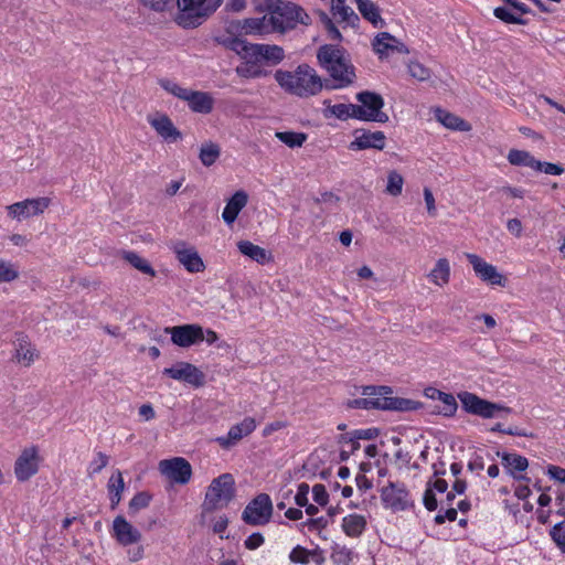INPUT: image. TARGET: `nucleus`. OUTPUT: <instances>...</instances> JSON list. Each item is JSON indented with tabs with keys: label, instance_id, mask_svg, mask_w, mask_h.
Segmentation results:
<instances>
[{
	"label": "nucleus",
	"instance_id": "30",
	"mask_svg": "<svg viewBox=\"0 0 565 565\" xmlns=\"http://www.w3.org/2000/svg\"><path fill=\"white\" fill-rule=\"evenodd\" d=\"M237 249L241 254L256 262L257 264L265 265L273 262V255L269 250L255 245L249 241L237 242Z\"/></svg>",
	"mask_w": 565,
	"mask_h": 565
},
{
	"label": "nucleus",
	"instance_id": "3",
	"mask_svg": "<svg viewBox=\"0 0 565 565\" xmlns=\"http://www.w3.org/2000/svg\"><path fill=\"white\" fill-rule=\"evenodd\" d=\"M317 57L320 65L333 79L334 85H332V88H344L354 82V66L340 47L328 44L323 45L319 49Z\"/></svg>",
	"mask_w": 565,
	"mask_h": 565
},
{
	"label": "nucleus",
	"instance_id": "63",
	"mask_svg": "<svg viewBox=\"0 0 565 565\" xmlns=\"http://www.w3.org/2000/svg\"><path fill=\"white\" fill-rule=\"evenodd\" d=\"M500 191L509 196L522 199L525 194V190L522 188L504 185Z\"/></svg>",
	"mask_w": 565,
	"mask_h": 565
},
{
	"label": "nucleus",
	"instance_id": "43",
	"mask_svg": "<svg viewBox=\"0 0 565 565\" xmlns=\"http://www.w3.org/2000/svg\"><path fill=\"white\" fill-rule=\"evenodd\" d=\"M18 278V266L9 260L0 259V284L12 282Z\"/></svg>",
	"mask_w": 565,
	"mask_h": 565
},
{
	"label": "nucleus",
	"instance_id": "62",
	"mask_svg": "<svg viewBox=\"0 0 565 565\" xmlns=\"http://www.w3.org/2000/svg\"><path fill=\"white\" fill-rule=\"evenodd\" d=\"M246 8V0H228L225 4L227 12H241Z\"/></svg>",
	"mask_w": 565,
	"mask_h": 565
},
{
	"label": "nucleus",
	"instance_id": "7",
	"mask_svg": "<svg viewBox=\"0 0 565 565\" xmlns=\"http://www.w3.org/2000/svg\"><path fill=\"white\" fill-rule=\"evenodd\" d=\"M234 478L231 473H223L213 479L205 493L203 509L214 511L226 507L234 497Z\"/></svg>",
	"mask_w": 565,
	"mask_h": 565
},
{
	"label": "nucleus",
	"instance_id": "59",
	"mask_svg": "<svg viewBox=\"0 0 565 565\" xmlns=\"http://www.w3.org/2000/svg\"><path fill=\"white\" fill-rule=\"evenodd\" d=\"M547 473L552 479H554L558 482H562V483L565 482V469L564 468L551 465L547 468Z\"/></svg>",
	"mask_w": 565,
	"mask_h": 565
},
{
	"label": "nucleus",
	"instance_id": "33",
	"mask_svg": "<svg viewBox=\"0 0 565 565\" xmlns=\"http://www.w3.org/2000/svg\"><path fill=\"white\" fill-rule=\"evenodd\" d=\"M366 527V520L363 515L353 513L343 518L342 530L350 537H359Z\"/></svg>",
	"mask_w": 565,
	"mask_h": 565
},
{
	"label": "nucleus",
	"instance_id": "34",
	"mask_svg": "<svg viewBox=\"0 0 565 565\" xmlns=\"http://www.w3.org/2000/svg\"><path fill=\"white\" fill-rule=\"evenodd\" d=\"M111 509H115L121 501V494L125 490V482L120 470H116L107 483Z\"/></svg>",
	"mask_w": 565,
	"mask_h": 565
},
{
	"label": "nucleus",
	"instance_id": "20",
	"mask_svg": "<svg viewBox=\"0 0 565 565\" xmlns=\"http://www.w3.org/2000/svg\"><path fill=\"white\" fill-rule=\"evenodd\" d=\"M111 536L119 545L129 546L139 543L142 534L122 515H117L113 521Z\"/></svg>",
	"mask_w": 565,
	"mask_h": 565
},
{
	"label": "nucleus",
	"instance_id": "49",
	"mask_svg": "<svg viewBox=\"0 0 565 565\" xmlns=\"http://www.w3.org/2000/svg\"><path fill=\"white\" fill-rule=\"evenodd\" d=\"M493 14L505 23L524 24L525 21L520 17L515 15L509 8L498 7L494 9Z\"/></svg>",
	"mask_w": 565,
	"mask_h": 565
},
{
	"label": "nucleus",
	"instance_id": "8",
	"mask_svg": "<svg viewBox=\"0 0 565 565\" xmlns=\"http://www.w3.org/2000/svg\"><path fill=\"white\" fill-rule=\"evenodd\" d=\"M273 501L267 493L257 494L242 512V520L253 526L268 524L273 516Z\"/></svg>",
	"mask_w": 565,
	"mask_h": 565
},
{
	"label": "nucleus",
	"instance_id": "52",
	"mask_svg": "<svg viewBox=\"0 0 565 565\" xmlns=\"http://www.w3.org/2000/svg\"><path fill=\"white\" fill-rule=\"evenodd\" d=\"M312 495L316 503H318L321 507H324L328 504L329 501V493L326 489V487L321 483H317L312 487Z\"/></svg>",
	"mask_w": 565,
	"mask_h": 565
},
{
	"label": "nucleus",
	"instance_id": "61",
	"mask_svg": "<svg viewBox=\"0 0 565 565\" xmlns=\"http://www.w3.org/2000/svg\"><path fill=\"white\" fill-rule=\"evenodd\" d=\"M424 200H425L428 213L430 215H435L436 214L435 198L428 188L424 189Z\"/></svg>",
	"mask_w": 565,
	"mask_h": 565
},
{
	"label": "nucleus",
	"instance_id": "35",
	"mask_svg": "<svg viewBox=\"0 0 565 565\" xmlns=\"http://www.w3.org/2000/svg\"><path fill=\"white\" fill-rule=\"evenodd\" d=\"M435 114L437 120L446 128L457 131H468L470 129V126L463 119L447 110L438 108Z\"/></svg>",
	"mask_w": 565,
	"mask_h": 565
},
{
	"label": "nucleus",
	"instance_id": "14",
	"mask_svg": "<svg viewBox=\"0 0 565 565\" xmlns=\"http://www.w3.org/2000/svg\"><path fill=\"white\" fill-rule=\"evenodd\" d=\"M40 456L36 446L24 448L14 462V475L18 481L24 482L39 471Z\"/></svg>",
	"mask_w": 565,
	"mask_h": 565
},
{
	"label": "nucleus",
	"instance_id": "51",
	"mask_svg": "<svg viewBox=\"0 0 565 565\" xmlns=\"http://www.w3.org/2000/svg\"><path fill=\"white\" fill-rule=\"evenodd\" d=\"M534 171L544 172L550 175H561L564 168L559 164L536 160Z\"/></svg>",
	"mask_w": 565,
	"mask_h": 565
},
{
	"label": "nucleus",
	"instance_id": "37",
	"mask_svg": "<svg viewBox=\"0 0 565 565\" xmlns=\"http://www.w3.org/2000/svg\"><path fill=\"white\" fill-rule=\"evenodd\" d=\"M221 156V148L217 143L207 141L202 143L199 158L204 167L213 166Z\"/></svg>",
	"mask_w": 565,
	"mask_h": 565
},
{
	"label": "nucleus",
	"instance_id": "2",
	"mask_svg": "<svg viewBox=\"0 0 565 565\" xmlns=\"http://www.w3.org/2000/svg\"><path fill=\"white\" fill-rule=\"evenodd\" d=\"M274 76L286 93L300 98L316 96L323 88L317 71L307 64H301L294 71L279 70Z\"/></svg>",
	"mask_w": 565,
	"mask_h": 565
},
{
	"label": "nucleus",
	"instance_id": "23",
	"mask_svg": "<svg viewBox=\"0 0 565 565\" xmlns=\"http://www.w3.org/2000/svg\"><path fill=\"white\" fill-rule=\"evenodd\" d=\"M425 396L430 398L433 402H438L433 407V413L440 414L444 416H452L457 408V399L451 393L445 391H424Z\"/></svg>",
	"mask_w": 565,
	"mask_h": 565
},
{
	"label": "nucleus",
	"instance_id": "46",
	"mask_svg": "<svg viewBox=\"0 0 565 565\" xmlns=\"http://www.w3.org/2000/svg\"><path fill=\"white\" fill-rule=\"evenodd\" d=\"M550 536L557 548L565 554V521L555 524L550 531Z\"/></svg>",
	"mask_w": 565,
	"mask_h": 565
},
{
	"label": "nucleus",
	"instance_id": "9",
	"mask_svg": "<svg viewBox=\"0 0 565 565\" xmlns=\"http://www.w3.org/2000/svg\"><path fill=\"white\" fill-rule=\"evenodd\" d=\"M380 498L384 509L401 512L413 507L411 493L403 482L388 481L380 490Z\"/></svg>",
	"mask_w": 565,
	"mask_h": 565
},
{
	"label": "nucleus",
	"instance_id": "54",
	"mask_svg": "<svg viewBox=\"0 0 565 565\" xmlns=\"http://www.w3.org/2000/svg\"><path fill=\"white\" fill-rule=\"evenodd\" d=\"M351 434L358 440H372L379 436L380 430L377 428L355 429Z\"/></svg>",
	"mask_w": 565,
	"mask_h": 565
},
{
	"label": "nucleus",
	"instance_id": "10",
	"mask_svg": "<svg viewBox=\"0 0 565 565\" xmlns=\"http://www.w3.org/2000/svg\"><path fill=\"white\" fill-rule=\"evenodd\" d=\"M356 99L361 105H358L360 113L358 119L363 121L386 122L388 120L387 114L382 111L384 107V99L381 95L373 92H360L356 94Z\"/></svg>",
	"mask_w": 565,
	"mask_h": 565
},
{
	"label": "nucleus",
	"instance_id": "60",
	"mask_svg": "<svg viewBox=\"0 0 565 565\" xmlns=\"http://www.w3.org/2000/svg\"><path fill=\"white\" fill-rule=\"evenodd\" d=\"M507 228L511 234H513L516 237H520L522 235L523 226L519 218H510L507 222Z\"/></svg>",
	"mask_w": 565,
	"mask_h": 565
},
{
	"label": "nucleus",
	"instance_id": "64",
	"mask_svg": "<svg viewBox=\"0 0 565 565\" xmlns=\"http://www.w3.org/2000/svg\"><path fill=\"white\" fill-rule=\"evenodd\" d=\"M307 526L312 530H322V529H326L329 524V521L327 518L324 516H320V518H317V519H310L308 520V522L306 523Z\"/></svg>",
	"mask_w": 565,
	"mask_h": 565
},
{
	"label": "nucleus",
	"instance_id": "47",
	"mask_svg": "<svg viewBox=\"0 0 565 565\" xmlns=\"http://www.w3.org/2000/svg\"><path fill=\"white\" fill-rule=\"evenodd\" d=\"M159 84L166 92L172 94L173 96L182 100L186 98L189 89L181 87L178 83L163 78L159 81Z\"/></svg>",
	"mask_w": 565,
	"mask_h": 565
},
{
	"label": "nucleus",
	"instance_id": "25",
	"mask_svg": "<svg viewBox=\"0 0 565 565\" xmlns=\"http://www.w3.org/2000/svg\"><path fill=\"white\" fill-rule=\"evenodd\" d=\"M225 44L248 63H257L260 61L262 44H252L238 38L231 39L225 42Z\"/></svg>",
	"mask_w": 565,
	"mask_h": 565
},
{
	"label": "nucleus",
	"instance_id": "4",
	"mask_svg": "<svg viewBox=\"0 0 565 565\" xmlns=\"http://www.w3.org/2000/svg\"><path fill=\"white\" fill-rule=\"evenodd\" d=\"M394 391H363V397L349 399L347 406L349 408L365 409V411H395V412H409L420 408L422 403L404 397L391 396Z\"/></svg>",
	"mask_w": 565,
	"mask_h": 565
},
{
	"label": "nucleus",
	"instance_id": "39",
	"mask_svg": "<svg viewBox=\"0 0 565 565\" xmlns=\"http://www.w3.org/2000/svg\"><path fill=\"white\" fill-rule=\"evenodd\" d=\"M358 9L364 19L370 21L374 26L382 22L379 8L371 0H354Z\"/></svg>",
	"mask_w": 565,
	"mask_h": 565
},
{
	"label": "nucleus",
	"instance_id": "24",
	"mask_svg": "<svg viewBox=\"0 0 565 565\" xmlns=\"http://www.w3.org/2000/svg\"><path fill=\"white\" fill-rule=\"evenodd\" d=\"M386 137L382 131H356L355 138L351 143L352 149H377L383 150L385 147Z\"/></svg>",
	"mask_w": 565,
	"mask_h": 565
},
{
	"label": "nucleus",
	"instance_id": "41",
	"mask_svg": "<svg viewBox=\"0 0 565 565\" xmlns=\"http://www.w3.org/2000/svg\"><path fill=\"white\" fill-rule=\"evenodd\" d=\"M275 136L279 141L285 143L289 148L301 147L307 140V135L303 132L277 131Z\"/></svg>",
	"mask_w": 565,
	"mask_h": 565
},
{
	"label": "nucleus",
	"instance_id": "55",
	"mask_svg": "<svg viewBox=\"0 0 565 565\" xmlns=\"http://www.w3.org/2000/svg\"><path fill=\"white\" fill-rule=\"evenodd\" d=\"M423 502L425 508L428 511H435L438 507V502L435 495L434 490L430 488V482L428 483L427 489L425 490Z\"/></svg>",
	"mask_w": 565,
	"mask_h": 565
},
{
	"label": "nucleus",
	"instance_id": "17",
	"mask_svg": "<svg viewBox=\"0 0 565 565\" xmlns=\"http://www.w3.org/2000/svg\"><path fill=\"white\" fill-rule=\"evenodd\" d=\"M172 250L178 262L191 274L201 273L205 269V265L196 248L188 245L185 242L179 241L173 244Z\"/></svg>",
	"mask_w": 565,
	"mask_h": 565
},
{
	"label": "nucleus",
	"instance_id": "40",
	"mask_svg": "<svg viewBox=\"0 0 565 565\" xmlns=\"http://www.w3.org/2000/svg\"><path fill=\"white\" fill-rule=\"evenodd\" d=\"M345 0H334L332 2V12L333 15L340 19L342 22L347 24L354 25V23L359 20L358 15L354 13L352 8L344 4Z\"/></svg>",
	"mask_w": 565,
	"mask_h": 565
},
{
	"label": "nucleus",
	"instance_id": "11",
	"mask_svg": "<svg viewBox=\"0 0 565 565\" xmlns=\"http://www.w3.org/2000/svg\"><path fill=\"white\" fill-rule=\"evenodd\" d=\"M50 198L39 196L26 199L8 205L7 211L10 217L21 221L44 213V211L50 206Z\"/></svg>",
	"mask_w": 565,
	"mask_h": 565
},
{
	"label": "nucleus",
	"instance_id": "16",
	"mask_svg": "<svg viewBox=\"0 0 565 565\" xmlns=\"http://www.w3.org/2000/svg\"><path fill=\"white\" fill-rule=\"evenodd\" d=\"M12 344V360L23 367H30L40 356L39 350L24 333H15Z\"/></svg>",
	"mask_w": 565,
	"mask_h": 565
},
{
	"label": "nucleus",
	"instance_id": "21",
	"mask_svg": "<svg viewBox=\"0 0 565 565\" xmlns=\"http://www.w3.org/2000/svg\"><path fill=\"white\" fill-rule=\"evenodd\" d=\"M164 373L174 380L182 381L193 386H202L204 384L203 372L191 363H175L171 367L166 369Z\"/></svg>",
	"mask_w": 565,
	"mask_h": 565
},
{
	"label": "nucleus",
	"instance_id": "27",
	"mask_svg": "<svg viewBox=\"0 0 565 565\" xmlns=\"http://www.w3.org/2000/svg\"><path fill=\"white\" fill-rule=\"evenodd\" d=\"M248 195L245 191H236L226 202L222 212V218L227 225H232L237 218L241 211L246 206Z\"/></svg>",
	"mask_w": 565,
	"mask_h": 565
},
{
	"label": "nucleus",
	"instance_id": "28",
	"mask_svg": "<svg viewBox=\"0 0 565 565\" xmlns=\"http://www.w3.org/2000/svg\"><path fill=\"white\" fill-rule=\"evenodd\" d=\"M190 109L199 114H210L213 109L214 99L210 93L189 89L184 99Z\"/></svg>",
	"mask_w": 565,
	"mask_h": 565
},
{
	"label": "nucleus",
	"instance_id": "26",
	"mask_svg": "<svg viewBox=\"0 0 565 565\" xmlns=\"http://www.w3.org/2000/svg\"><path fill=\"white\" fill-rule=\"evenodd\" d=\"M324 108L322 115L326 119L337 118L339 120H348L350 118L358 119L360 109L354 104H335L332 105L329 99L322 102Z\"/></svg>",
	"mask_w": 565,
	"mask_h": 565
},
{
	"label": "nucleus",
	"instance_id": "1",
	"mask_svg": "<svg viewBox=\"0 0 565 565\" xmlns=\"http://www.w3.org/2000/svg\"><path fill=\"white\" fill-rule=\"evenodd\" d=\"M309 23V15L297 4L268 0L267 13L262 18L245 19L243 30L248 34L264 35L273 32L285 33L298 24Z\"/></svg>",
	"mask_w": 565,
	"mask_h": 565
},
{
	"label": "nucleus",
	"instance_id": "53",
	"mask_svg": "<svg viewBox=\"0 0 565 565\" xmlns=\"http://www.w3.org/2000/svg\"><path fill=\"white\" fill-rule=\"evenodd\" d=\"M309 491H310V487L308 483H306V482L299 483L297 493L295 495V502L298 507L307 505Z\"/></svg>",
	"mask_w": 565,
	"mask_h": 565
},
{
	"label": "nucleus",
	"instance_id": "12",
	"mask_svg": "<svg viewBox=\"0 0 565 565\" xmlns=\"http://www.w3.org/2000/svg\"><path fill=\"white\" fill-rule=\"evenodd\" d=\"M466 258L469 264L472 266V269L476 276L491 285V286H500L504 287L507 285V278L503 274H501L495 266L486 262L482 257L477 254L467 253Z\"/></svg>",
	"mask_w": 565,
	"mask_h": 565
},
{
	"label": "nucleus",
	"instance_id": "15",
	"mask_svg": "<svg viewBox=\"0 0 565 565\" xmlns=\"http://www.w3.org/2000/svg\"><path fill=\"white\" fill-rule=\"evenodd\" d=\"M159 470L169 480L180 484L188 483L192 476L190 462L182 457L161 460L159 462Z\"/></svg>",
	"mask_w": 565,
	"mask_h": 565
},
{
	"label": "nucleus",
	"instance_id": "57",
	"mask_svg": "<svg viewBox=\"0 0 565 565\" xmlns=\"http://www.w3.org/2000/svg\"><path fill=\"white\" fill-rule=\"evenodd\" d=\"M264 536L256 532L250 534L244 542V545L247 550L254 551L264 544Z\"/></svg>",
	"mask_w": 565,
	"mask_h": 565
},
{
	"label": "nucleus",
	"instance_id": "50",
	"mask_svg": "<svg viewBox=\"0 0 565 565\" xmlns=\"http://www.w3.org/2000/svg\"><path fill=\"white\" fill-rule=\"evenodd\" d=\"M151 497L147 492H138L129 501V513L135 514L140 509H145L149 505Z\"/></svg>",
	"mask_w": 565,
	"mask_h": 565
},
{
	"label": "nucleus",
	"instance_id": "42",
	"mask_svg": "<svg viewBox=\"0 0 565 565\" xmlns=\"http://www.w3.org/2000/svg\"><path fill=\"white\" fill-rule=\"evenodd\" d=\"M404 178L396 170L387 173L385 192L392 196H398L403 191Z\"/></svg>",
	"mask_w": 565,
	"mask_h": 565
},
{
	"label": "nucleus",
	"instance_id": "19",
	"mask_svg": "<svg viewBox=\"0 0 565 565\" xmlns=\"http://www.w3.org/2000/svg\"><path fill=\"white\" fill-rule=\"evenodd\" d=\"M257 427L253 417H245L241 423L233 425L225 436L216 437L215 441L223 449H231L244 437L250 435Z\"/></svg>",
	"mask_w": 565,
	"mask_h": 565
},
{
	"label": "nucleus",
	"instance_id": "22",
	"mask_svg": "<svg viewBox=\"0 0 565 565\" xmlns=\"http://www.w3.org/2000/svg\"><path fill=\"white\" fill-rule=\"evenodd\" d=\"M149 125L167 142H175L182 138L181 131L174 126L172 120L164 114L148 116Z\"/></svg>",
	"mask_w": 565,
	"mask_h": 565
},
{
	"label": "nucleus",
	"instance_id": "13",
	"mask_svg": "<svg viewBox=\"0 0 565 565\" xmlns=\"http://www.w3.org/2000/svg\"><path fill=\"white\" fill-rule=\"evenodd\" d=\"M164 332L170 334L173 344L180 348H189L203 341L204 330L200 324H182L167 327Z\"/></svg>",
	"mask_w": 565,
	"mask_h": 565
},
{
	"label": "nucleus",
	"instance_id": "56",
	"mask_svg": "<svg viewBox=\"0 0 565 565\" xmlns=\"http://www.w3.org/2000/svg\"><path fill=\"white\" fill-rule=\"evenodd\" d=\"M321 21L324 24V28L329 32V35L333 40H341L340 31L334 26L332 20L326 13H321Z\"/></svg>",
	"mask_w": 565,
	"mask_h": 565
},
{
	"label": "nucleus",
	"instance_id": "44",
	"mask_svg": "<svg viewBox=\"0 0 565 565\" xmlns=\"http://www.w3.org/2000/svg\"><path fill=\"white\" fill-rule=\"evenodd\" d=\"M285 57L284 50L278 45L262 44L260 61L266 60L273 63H279Z\"/></svg>",
	"mask_w": 565,
	"mask_h": 565
},
{
	"label": "nucleus",
	"instance_id": "5",
	"mask_svg": "<svg viewBox=\"0 0 565 565\" xmlns=\"http://www.w3.org/2000/svg\"><path fill=\"white\" fill-rule=\"evenodd\" d=\"M224 0H177L175 23L183 29H194L203 24Z\"/></svg>",
	"mask_w": 565,
	"mask_h": 565
},
{
	"label": "nucleus",
	"instance_id": "32",
	"mask_svg": "<svg viewBox=\"0 0 565 565\" xmlns=\"http://www.w3.org/2000/svg\"><path fill=\"white\" fill-rule=\"evenodd\" d=\"M451 268L449 260L445 257L438 258L428 273L427 277L429 282L437 287H445L450 281Z\"/></svg>",
	"mask_w": 565,
	"mask_h": 565
},
{
	"label": "nucleus",
	"instance_id": "31",
	"mask_svg": "<svg viewBox=\"0 0 565 565\" xmlns=\"http://www.w3.org/2000/svg\"><path fill=\"white\" fill-rule=\"evenodd\" d=\"M289 559L292 563L302 565H307L311 561L317 565H321L324 562V557L320 548L308 550L301 545H297L291 550Z\"/></svg>",
	"mask_w": 565,
	"mask_h": 565
},
{
	"label": "nucleus",
	"instance_id": "45",
	"mask_svg": "<svg viewBox=\"0 0 565 565\" xmlns=\"http://www.w3.org/2000/svg\"><path fill=\"white\" fill-rule=\"evenodd\" d=\"M407 68L409 75L420 82L427 81L431 76L430 70L417 61H411Z\"/></svg>",
	"mask_w": 565,
	"mask_h": 565
},
{
	"label": "nucleus",
	"instance_id": "18",
	"mask_svg": "<svg viewBox=\"0 0 565 565\" xmlns=\"http://www.w3.org/2000/svg\"><path fill=\"white\" fill-rule=\"evenodd\" d=\"M372 47L381 60L387 58L395 53H409L407 46L388 32L379 33L372 41Z\"/></svg>",
	"mask_w": 565,
	"mask_h": 565
},
{
	"label": "nucleus",
	"instance_id": "29",
	"mask_svg": "<svg viewBox=\"0 0 565 565\" xmlns=\"http://www.w3.org/2000/svg\"><path fill=\"white\" fill-rule=\"evenodd\" d=\"M501 459L508 473H510L515 480L529 481V478L525 476L518 475L519 472L525 471L529 467V460L525 457L518 454L503 452L501 455Z\"/></svg>",
	"mask_w": 565,
	"mask_h": 565
},
{
	"label": "nucleus",
	"instance_id": "36",
	"mask_svg": "<svg viewBox=\"0 0 565 565\" xmlns=\"http://www.w3.org/2000/svg\"><path fill=\"white\" fill-rule=\"evenodd\" d=\"M120 255L134 268L141 271L142 274L149 275L151 277L156 276V270L152 268L149 262L146 258L141 257L136 252L122 250Z\"/></svg>",
	"mask_w": 565,
	"mask_h": 565
},
{
	"label": "nucleus",
	"instance_id": "6",
	"mask_svg": "<svg viewBox=\"0 0 565 565\" xmlns=\"http://www.w3.org/2000/svg\"><path fill=\"white\" fill-rule=\"evenodd\" d=\"M458 397L467 413L481 418H505L512 413V409L504 404L489 402L468 391L458 394Z\"/></svg>",
	"mask_w": 565,
	"mask_h": 565
},
{
	"label": "nucleus",
	"instance_id": "38",
	"mask_svg": "<svg viewBox=\"0 0 565 565\" xmlns=\"http://www.w3.org/2000/svg\"><path fill=\"white\" fill-rule=\"evenodd\" d=\"M508 161L512 166L527 167L534 170L536 159L525 150L511 149L508 153Z\"/></svg>",
	"mask_w": 565,
	"mask_h": 565
},
{
	"label": "nucleus",
	"instance_id": "58",
	"mask_svg": "<svg viewBox=\"0 0 565 565\" xmlns=\"http://www.w3.org/2000/svg\"><path fill=\"white\" fill-rule=\"evenodd\" d=\"M457 509L448 508L444 514L439 512L434 520L436 524H443L446 520L455 521L457 519Z\"/></svg>",
	"mask_w": 565,
	"mask_h": 565
},
{
	"label": "nucleus",
	"instance_id": "48",
	"mask_svg": "<svg viewBox=\"0 0 565 565\" xmlns=\"http://www.w3.org/2000/svg\"><path fill=\"white\" fill-rule=\"evenodd\" d=\"M109 462V457L98 451L96 452L93 460L89 462L87 471L89 476L98 475Z\"/></svg>",
	"mask_w": 565,
	"mask_h": 565
}]
</instances>
